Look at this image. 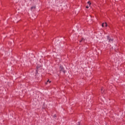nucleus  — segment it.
Listing matches in <instances>:
<instances>
[{"mask_svg":"<svg viewBox=\"0 0 125 125\" xmlns=\"http://www.w3.org/2000/svg\"><path fill=\"white\" fill-rule=\"evenodd\" d=\"M87 3H88V4H89V5H90V4H91V2H90V1H88L87 2Z\"/></svg>","mask_w":125,"mask_h":125,"instance_id":"39448f33","label":"nucleus"},{"mask_svg":"<svg viewBox=\"0 0 125 125\" xmlns=\"http://www.w3.org/2000/svg\"><path fill=\"white\" fill-rule=\"evenodd\" d=\"M81 125V122H79L77 124V125Z\"/></svg>","mask_w":125,"mask_h":125,"instance_id":"9d476101","label":"nucleus"},{"mask_svg":"<svg viewBox=\"0 0 125 125\" xmlns=\"http://www.w3.org/2000/svg\"><path fill=\"white\" fill-rule=\"evenodd\" d=\"M51 83V81H49V80H48L46 82V84H47L48 83Z\"/></svg>","mask_w":125,"mask_h":125,"instance_id":"20e7f679","label":"nucleus"},{"mask_svg":"<svg viewBox=\"0 0 125 125\" xmlns=\"http://www.w3.org/2000/svg\"><path fill=\"white\" fill-rule=\"evenodd\" d=\"M101 93H102V94L104 93V88H101Z\"/></svg>","mask_w":125,"mask_h":125,"instance_id":"7ed1b4c3","label":"nucleus"},{"mask_svg":"<svg viewBox=\"0 0 125 125\" xmlns=\"http://www.w3.org/2000/svg\"><path fill=\"white\" fill-rule=\"evenodd\" d=\"M107 39L109 42H111V43L113 42V40L111 39L108 36H107Z\"/></svg>","mask_w":125,"mask_h":125,"instance_id":"f03ea898","label":"nucleus"},{"mask_svg":"<svg viewBox=\"0 0 125 125\" xmlns=\"http://www.w3.org/2000/svg\"><path fill=\"white\" fill-rule=\"evenodd\" d=\"M89 6H90V5H89V6H86V8H89Z\"/></svg>","mask_w":125,"mask_h":125,"instance_id":"1a4fd4ad","label":"nucleus"},{"mask_svg":"<svg viewBox=\"0 0 125 125\" xmlns=\"http://www.w3.org/2000/svg\"><path fill=\"white\" fill-rule=\"evenodd\" d=\"M102 26V27H104V26H105V23H103Z\"/></svg>","mask_w":125,"mask_h":125,"instance_id":"423d86ee","label":"nucleus"},{"mask_svg":"<svg viewBox=\"0 0 125 125\" xmlns=\"http://www.w3.org/2000/svg\"><path fill=\"white\" fill-rule=\"evenodd\" d=\"M60 72H62V73H64V74L66 73V70H65L64 67H63V66L62 65L60 66Z\"/></svg>","mask_w":125,"mask_h":125,"instance_id":"f257e3e1","label":"nucleus"},{"mask_svg":"<svg viewBox=\"0 0 125 125\" xmlns=\"http://www.w3.org/2000/svg\"><path fill=\"white\" fill-rule=\"evenodd\" d=\"M104 26H105V27H107V23H106V22L104 23Z\"/></svg>","mask_w":125,"mask_h":125,"instance_id":"0eeeda50","label":"nucleus"},{"mask_svg":"<svg viewBox=\"0 0 125 125\" xmlns=\"http://www.w3.org/2000/svg\"><path fill=\"white\" fill-rule=\"evenodd\" d=\"M83 41H84V39H82V40H81L80 41V42H83Z\"/></svg>","mask_w":125,"mask_h":125,"instance_id":"6e6552de","label":"nucleus"},{"mask_svg":"<svg viewBox=\"0 0 125 125\" xmlns=\"http://www.w3.org/2000/svg\"><path fill=\"white\" fill-rule=\"evenodd\" d=\"M54 118H56V115H54Z\"/></svg>","mask_w":125,"mask_h":125,"instance_id":"9b49d317","label":"nucleus"}]
</instances>
